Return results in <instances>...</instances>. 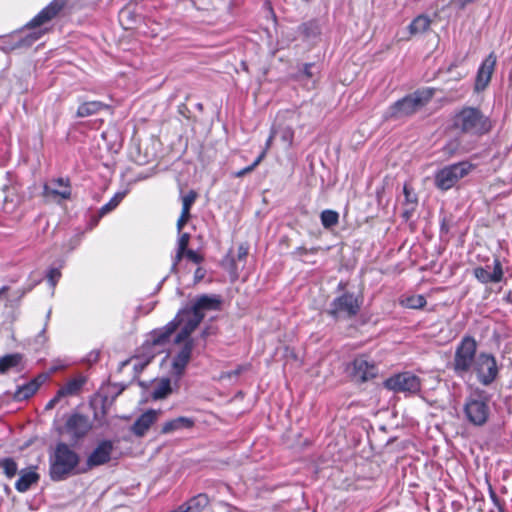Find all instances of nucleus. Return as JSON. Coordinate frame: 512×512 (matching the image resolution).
<instances>
[{"label": "nucleus", "mask_w": 512, "mask_h": 512, "mask_svg": "<svg viewBox=\"0 0 512 512\" xmlns=\"http://www.w3.org/2000/svg\"><path fill=\"white\" fill-rule=\"evenodd\" d=\"M453 127L463 134L481 136L491 130L492 124L479 108L465 106L455 114Z\"/></svg>", "instance_id": "1"}, {"label": "nucleus", "mask_w": 512, "mask_h": 512, "mask_svg": "<svg viewBox=\"0 0 512 512\" xmlns=\"http://www.w3.org/2000/svg\"><path fill=\"white\" fill-rule=\"evenodd\" d=\"M49 475L53 481H63L68 478L78 466L80 456L68 443L56 444L53 454L50 455Z\"/></svg>", "instance_id": "2"}, {"label": "nucleus", "mask_w": 512, "mask_h": 512, "mask_svg": "<svg viewBox=\"0 0 512 512\" xmlns=\"http://www.w3.org/2000/svg\"><path fill=\"white\" fill-rule=\"evenodd\" d=\"M177 323V321H170L165 326L150 332L137 356V359L141 360L139 363L141 368L148 365L162 351V347L169 343L170 337L177 329Z\"/></svg>", "instance_id": "3"}, {"label": "nucleus", "mask_w": 512, "mask_h": 512, "mask_svg": "<svg viewBox=\"0 0 512 512\" xmlns=\"http://www.w3.org/2000/svg\"><path fill=\"white\" fill-rule=\"evenodd\" d=\"M432 97L433 91L430 89L415 91L390 106L387 118L400 119L411 116L424 107Z\"/></svg>", "instance_id": "4"}, {"label": "nucleus", "mask_w": 512, "mask_h": 512, "mask_svg": "<svg viewBox=\"0 0 512 512\" xmlns=\"http://www.w3.org/2000/svg\"><path fill=\"white\" fill-rule=\"evenodd\" d=\"M477 342L471 336H464L457 345L452 367L457 376L463 377L476 361Z\"/></svg>", "instance_id": "5"}, {"label": "nucleus", "mask_w": 512, "mask_h": 512, "mask_svg": "<svg viewBox=\"0 0 512 512\" xmlns=\"http://www.w3.org/2000/svg\"><path fill=\"white\" fill-rule=\"evenodd\" d=\"M92 429V423L88 416L73 413L66 417L65 423L57 428L61 436H66L71 445L78 444Z\"/></svg>", "instance_id": "6"}, {"label": "nucleus", "mask_w": 512, "mask_h": 512, "mask_svg": "<svg viewBox=\"0 0 512 512\" xmlns=\"http://www.w3.org/2000/svg\"><path fill=\"white\" fill-rule=\"evenodd\" d=\"M474 168L468 161L445 166L435 174V185L440 190L452 188L459 180L467 176Z\"/></svg>", "instance_id": "7"}, {"label": "nucleus", "mask_w": 512, "mask_h": 512, "mask_svg": "<svg viewBox=\"0 0 512 512\" xmlns=\"http://www.w3.org/2000/svg\"><path fill=\"white\" fill-rule=\"evenodd\" d=\"M464 414L469 423L474 426H483L489 419V398L482 394L470 396L464 404Z\"/></svg>", "instance_id": "8"}, {"label": "nucleus", "mask_w": 512, "mask_h": 512, "mask_svg": "<svg viewBox=\"0 0 512 512\" xmlns=\"http://www.w3.org/2000/svg\"><path fill=\"white\" fill-rule=\"evenodd\" d=\"M204 318V314L196 312L193 307L184 308L178 312L172 321H177V328L182 325L181 330L174 338L175 344H180L186 340H193L190 336L199 326Z\"/></svg>", "instance_id": "9"}, {"label": "nucleus", "mask_w": 512, "mask_h": 512, "mask_svg": "<svg viewBox=\"0 0 512 512\" xmlns=\"http://www.w3.org/2000/svg\"><path fill=\"white\" fill-rule=\"evenodd\" d=\"M360 306L359 298L353 293L346 292L331 302L327 313L335 319H350L357 315Z\"/></svg>", "instance_id": "10"}, {"label": "nucleus", "mask_w": 512, "mask_h": 512, "mask_svg": "<svg viewBox=\"0 0 512 512\" xmlns=\"http://www.w3.org/2000/svg\"><path fill=\"white\" fill-rule=\"evenodd\" d=\"M384 386L396 393L416 394L421 390V380L410 372H403L386 379Z\"/></svg>", "instance_id": "11"}, {"label": "nucleus", "mask_w": 512, "mask_h": 512, "mask_svg": "<svg viewBox=\"0 0 512 512\" xmlns=\"http://www.w3.org/2000/svg\"><path fill=\"white\" fill-rule=\"evenodd\" d=\"M474 370L483 385H490L497 377V363L491 354L480 353L475 361Z\"/></svg>", "instance_id": "12"}, {"label": "nucleus", "mask_w": 512, "mask_h": 512, "mask_svg": "<svg viewBox=\"0 0 512 512\" xmlns=\"http://www.w3.org/2000/svg\"><path fill=\"white\" fill-rule=\"evenodd\" d=\"M113 452L114 444L111 440L100 441L87 457V468L92 469L107 464L112 459Z\"/></svg>", "instance_id": "13"}, {"label": "nucleus", "mask_w": 512, "mask_h": 512, "mask_svg": "<svg viewBox=\"0 0 512 512\" xmlns=\"http://www.w3.org/2000/svg\"><path fill=\"white\" fill-rule=\"evenodd\" d=\"M43 197L56 199L57 197L67 200L71 198V187L68 178H55L43 186Z\"/></svg>", "instance_id": "14"}, {"label": "nucleus", "mask_w": 512, "mask_h": 512, "mask_svg": "<svg viewBox=\"0 0 512 512\" xmlns=\"http://www.w3.org/2000/svg\"><path fill=\"white\" fill-rule=\"evenodd\" d=\"M183 346L180 351L173 357L172 360V374L177 378H180L191 360L192 351L194 348L193 340L183 341Z\"/></svg>", "instance_id": "15"}, {"label": "nucleus", "mask_w": 512, "mask_h": 512, "mask_svg": "<svg viewBox=\"0 0 512 512\" xmlns=\"http://www.w3.org/2000/svg\"><path fill=\"white\" fill-rule=\"evenodd\" d=\"M64 6V0H53L26 24V28L34 29L49 22L64 8Z\"/></svg>", "instance_id": "16"}, {"label": "nucleus", "mask_w": 512, "mask_h": 512, "mask_svg": "<svg viewBox=\"0 0 512 512\" xmlns=\"http://www.w3.org/2000/svg\"><path fill=\"white\" fill-rule=\"evenodd\" d=\"M352 366V376L356 381L359 382H365L374 378L378 372L375 364L369 362L364 356L355 358Z\"/></svg>", "instance_id": "17"}, {"label": "nucleus", "mask_w": 512, "mask_h": 512, "mask_svg": "<svg viewBox=\"0 0 512 512\" xmlns=\"http://www.w3.org/2000/svg\"><path fill=\"white\" fill-rule=\"evenodd\" d=\"M488 269L489 266L476 267L473 270V274L475 278L483 284L498 283L502 281L504 272L499 259H494L492 272H490Z\"/></svg>", "instance_id": "18"}, {"label": "nucleus", "mask_w": 512, "mask_h": 512, "mask_svg": "<svg viewBox=\"0 0 512 512\" xmlns=\"http://www.w3.org/2000/svg\"><path fill=\"white\" fill-rule=\"evenodd\" d=\"M496 65V56L493 53H490L485 60L482 62L481 66L478 69L476 81H475V90L481 91L484 90L492 77L494 68Z\"/></svg>", "instance_id": "19"}, {"label": "nucleus", "mask_w": 512, "mask_h": 512, "mask_svg": "<svg viewBox=\"0 0 512 512\" xmlns=\"http://www.w3.org/2000/svg\"><path fill=\"white\" fill-rule=\"evenodd\" d=\"M158 416L159 412L153 409L144 412L131 426V432L138 437H143L149 428L157 421Z\"/></svg>", "instance_id": "20"}, {"label": "nucleus", "mask_w": 512, "mask_h": 512, "mask_svg": "<svg viewBox=\"0 0 512 512\" xmlns=\"http://www.w3.org/2000/svg\"><path fill=\"white\" fill-rule=\"evenodd\" d=\"M222 304L221 297L219 295H200L198 296L191 307L196 312L204 314L206 311H217L220 310Z\"/></svg>", "instance_id": "21"}, {"label": "nucleus", "mask_w": 512, "mask_h": 512, "mask_svg": "<svg viewBox=\"0 0 512 512\" xmlns=\"http://www.w3.org/2000/svg\"><path fill=\"white\" fill-rule=\"evenodd\" d=\"M403 194H404V202H403V212L402 217L408 221L414 212L416 211V208L418 206V196L415 193L414 189L409 184H404L403 187Z\"/></svg>", "instance_id": "22"}, {"label": "nucleus", "mask_w": 512, "mask_h": 512, "mask_svg": "<svg viewBox=\"0 0 512 512\" xmlns=\"http://www.w3.org/2000/svg\"><path fill=\"white\" fill-rule=\"evenodd\" d=\"M45 378L46 376H39L38 378H35L30 382L19 386L14 393V399L17 401H23L30 398L36 393L40 385L44 382Z\"/></svg>", "instance_id": "23"}, {"label": "nucleus", "mask_w": 512, "mask_h": 512, "mask_svg": "<svg viewBox=\"0 0 512 512\" xmlns=\"http://www.w3.org/2000/svg\"><path fill=\"white\" fill-rule=\"evenodd\" d=\"M195 424L193 418L180 416L175 419L169 420L162 425L161 433L170 434L175 431L183 429H191Z\"/></svg>", "instance_id": "24"}, {"label": "nucleus", "mask_w": 512, "mask_h": 512, "mask_svg": "<svg viewBox=\"0 0 512 512\" xmlns=\"http://www.w3.org/2000/svg\"><path fill=\"white\" fill-rule=\"evenodd\" d=\"M40 476L34 470H22L20 477L15 483V488L18 492L24 493L28 491L33 484H36Z\"/></svg>", "instance_id": "25"}, {"label": "nucleus", "mask_w": 512, "mask_h": 512, "mask_svg": "<svg viewBox=\"0 0 512 512\" xmlns=\"http://www.w3.org/2000/svg\"><path fill=\"white\" fill-rule=\"evenodd\" d=\"M431 23L432 21L427 15H418L408 26L410 36L425 33L430 28Z\"/></svg>", "instance_id": "26"}, {"label": "nucleus", "mask_w": 512, "mask_h": 512, "mask_svg": "<svg viewBox=\"0 0 512 512\" xmlns=\"http://www.w3.org/2000/svg\"><path fill=\"white\" fill-rule=\"evenodd\" d=\"M105 108L108 106L100 101L84 102L78 107L76 116L80 118L92 116Z\"/></svg>", "instance_id": "27"}, {"label": "nucleus", "mask_w": 512, "mask_h": 512, "mask_svg": "<svg viewBox=\"0 0 512 512\" xmlns=\"http://www.w3.org/2000/svg\"><path fill=\"white\" fill-rule=\"evenodd\" d=\"M46 30L39 29L32 32L27 33L23 37H19L12 45V49L30 47L34 44L38 39H40Z\"/></svg>", "instance_id": "28"}, {"label": "nucleus", "mask_w": 512, "mask_h": 512, "mask_svg": "<svg viewBox=\"0 0 512 512\" xmlns=\"http://www.w3.org/2000/svg\"><path fill=\"white\" fill-rule=\"evenodd\" d=\"M85 383V379L82 377L74 378L69 380L58 390V396H72L76 395Z\"/></svg>", "instance_id": "29"}, {"label": "nucleus", "mask_w": 512, "mask_h": 512, "mask_svg": "<svg viewBox=\"0 0 512 512\" xmlns=\"http://www.w3.org/2000/svg\"><path fill=\"white\" fill-rule=\"evenodd\" d=\"M22 355L19 353L8 354L0 358V374L6 373L9 369L20 364Z\"/></svg>", "instance_id": "30"}, {"label": "nucleus", "mask_w": 512, "mask_h": 512, "mask_svg": "<svg viewBox=\"0 0 512 512\" xmlns=\"http://www.w3.org/2000/svg\"><path fill=\"white\" fill-rule=\"evenodd\" d=\"M171 382L168 378L161 379L160 382L156 385L152 392V398L155 400L164 399L169 394H171Z\"/></svg>", "instance_id": "31"}, {"label": "nucleus", "mask_w": 512, "mask_h": 512, "mask_svg": "<svg viewBox=\"0 0 512 512\" xmlns=\"http://www.w3.org/2000/svg\"><path fill=\"white\" fill-rule=\"evenodd\" d=\"M321 224L326 229H331L339 222V214L334 210H323L320 215Z\"/></svg>", "instance_id": "32"}, {"label": "nucleus", "mask_w": 512, "mask_h": 512, "mask_svg": "<svg viewBox=\"0 0 512 512\" xmlns=\"http://www.w3.org/2000/svg\"><path fill=\"white\" fill-rule=\"evenodd\" d=\"M0 468H2L3 473L9 479L15 477L18 471L17 463L10 457L0 460Z\"/></svg>", "instance_id": "33"}, {"label": "nucleus", "mask_w": 512, "mask_h": 512, "mask_svg": "<svg viewBox=\"0 0 512 512\" xmlns=\"http://www.w3.org/2000/svg\"><path fill=\"white\" fill-rule=\"evenodd\" d=\"M299 29H300L302 35L307 39L316 37L319 34V28H318L317 24L314 22L303 23L299 27Z\"/></svg>", "instance_id": "34"}, {"label": "nucleus", "mask_w": 512, "mask_h": 512, "mask_svg": "<svg viewBox=\"0 0 512 512\" xmlns=\"http://www.w3.org/2000/svg\"><path fill=\"white\" fill-rule=\"evenodd\" d=\"M198 194L194 190H190L186 195L182 196V213L190 214V209L196 201Z\"/></svg>", "instance_id": "35"}, {"label": "nucleus", "mask_w": 512, "mask_h": 512, "mask_svg": "<svg viewBox=\"0 0 512 512\" xmlns=\"http://www.w3.org/2000/svg\"><path fill=\"white\" fill-rule=\"evenodd\" d=\"M124 193H117L115 194V196L107 203L105 204L104 206L101 207L100 209V213L102 215L112 211L113 209H115L118 204L122 201V199L124 198Z\"/></svg>", "instance_id": "36"}, {"label": "nucleus", "mask_w": 512, "mask_h": 512, "mask_svg": "<svg viewBox=\"0 0 512 512\" xmlns=\"http://www.w3.org/2000/svg\"><path fill=\"white\" fill-rule=\"evenodd\" d=\"M427 301L424 296L416 295L406 299V306L412 309H420L426 305Z\"/></svg>", "instance_id": "37"}, {"label": "nucleus", "mask_w": 512, "mask_h": 512, "mask_svg": "<svg viewBox=\"0 0 512 512\" xmlns=\"http://www.w3.org/2000/svg\"><path fill=\"white\" fill-rule=\"evenodd\" d=\"M265 153H266V152H265V151H263V152H262V153H261V154H260L256 159H255V161H254L251 165H249V166H247V167H245V168H243V169H241V170L237 171V172L235 173V176H236V177H243L244 175H246V174H248V173L252 172V171H253V170H254V169H255V168L260 164V162L263 160V158L265 157Z\"/></svg>", "instance_id": "38"}, {"label": "nucleus", "mask_w": 512, "mask_h": 512, "mask_svg": "<svg viewBox=\"0 0 512 512\" xmlns=\"http://www.w3.org/2000/svg\"><path fill=\"white\" fill-rule=\"evenodd\" d=\"M315 67L313 63H306L303 66V69L297 74L296 78L298 80L312 79L314 76V72L312 69Z\"/></svg>", "instance_id": "39"}, {"label": "nucleus", "mask_w": 512, "mask_h": 512, "mask_svg": "<svg viewBox=\"0 0 512 512\" xmlns=\"http://www.w3.org/2000/svg\"><path fill=\"white\" fill-rule=\"evenodd\" d=\"M294 138V131L292 128L287 127L281 131V139L286 142L289 146L292 145Z\"/></svg>", "instance_id": "40"}, {"label": "nucleus", "mask_w": 512, "mask_h": 512, "mask_svg": "<svg viewBox=\"0 0 512 512\" xmlns=\"http://www.w3.org/2000/svg\"><path fill=\"white\" fill-rule=\"evenodd\" d=\"M47 277H48V281L50 282L51 286L54 287L61 277V272L57 268H52L49 270Z\"/></svg>", "instance_id": "41"}, {"label": "nucleus", "mask_w": 512, "mask_h": 512, "mask_svg": "<svg viewBox=\"0 0 512 512\" xmlns=\"http://www.w3.org/2000/svg\"><path fill=\"white\" fill-rule=\"evenodd\" d=\"M295 115H296V112L293 110L280 111L276 116V120L279 122L284 121V120H292Z\"/></svg>", "instance_id": "42"}, {"label": "nucleus", "mask_w": 512, "mask_h": 512, "mask_svg": "<svg viewBox=\"0 0 512 512\" xmlns=\"http://www.w3.org/2000/svg\"><path fill=\"white\" fill-rule=\"evenodd\" d=\"M189 240H190V234H188V233L181 234L178 239V249L187 251Z\"/></svg>", "instance_id": "43"}, {"label": "nucleus", "mask_w": 512, "mask_h": 512, "mask_svg": "<svg viewBox=\"0 0 512 512\" xmlns=\"http://www.w3.org/2000/svg\"><path fill=\"white\" fill-rule=\"evenodd\" d=\"M185 256L192 262L198 264V263H201L203 261V257L198 254L196 251L194 250H191V249H188L186 252H185Z\"/></svg>", "instance_id": "44"}, {"label": "nucleus", "mask_w": 512, "mask_h": 512, "mask_svg": "<svg viewBox=\"0 0 512 512\" xmlns=\"http://www.w3.org/2000/svg\"><path fill=\"white\" fill-rule=\"evenodd\" d=\"M190 217H191V214H187V213H182L181 212L180 217L178 218L177 224H176L178 232L182 231L184 226L189 221Z\"/></svg>", "instance_id": "45"}, {"label": "nucleus", "mask_w": 512, "mask_h": 512, "mask_svg": "<svg viewBox=\"0 0 512 512\" xmlns=\"http://www.w3.org/2000/svg\"><path fill=\"white\" fill-rule=\"evenodd\" d=\"M248 255V246L245 243H242L238 247L237 251V260L242 261L245 260Z\"/></svg>", "instance_id": "46"}, {"label": "nucleus", "mask_w": 512, "mask_h": 512, "mask_svg": "<svg viewBox=\"0 0 512 512\" xmlns=\"http://www.w3.org/2000/svg\"><path fill=\"white\" fill-rule=\"evenodd\" d=\"M185 252L186 251H184V250L177 249V252H176V255L174 257L173 264H172V268H171L173 271L176 270L177 265L182 260V258L185 256Z\"/></svg>", "instance_id": "47"}, {"label": "nucleus", "mask_w": 512, "mask_h": 512, "mask_svg": "<svg viewBox=\"0 0 512 512\" xmlns=\"http://www.w3.org/2000/svg\"><path fill=\"white\" fill-rule=\"evenodd\" d=\"M179 113L181 115H183L185 118L189 119L190 118V111L188 109V107L185 105V104H181L179 106Z\"/></svg>", "instance_id": "48"}, {"label": "nucleus", "mask_w": 512, "mask_h": 512, "mask_svg": "<svg viewBox=\"0 0 512 512\" xmlns=\"http://www.w3.org/2000/svg\"><path fill=\"white\" fill-rule=\"evenodd\" d=\"M98 358H99V352L92 351L89 353L87 361L90 363H93V362H96L98 360Z\"/></svg>", "instance_id": "49"}, {"label": "nucleus", "mask_w": 512, "mask_h": 512, "mask_svg": "<svg viewBox=\"0 0 512 512\" xmlns=\"http://www.w3.org/2000/svg\"><path fill=\"white\" fill-rule=\"evenodd\" d=\"M62 396H58V393L55 395L54 398H52L46 405V409H52L55 404L59 401V399L61 398Z\"/></svg>", "instance_id": "50"}, {"label": "nucleus", "mask_w": 512, "mask_h": 512, "mask_svg": "<svg viewBox=\"0 0 512 512\" xmlns=\"http://www.w3.org/2000/svg\"><path fill=\"white\" fill-rule=\"evenodd\" d=\"M277 134V129L276 128H272L271 130V133H270V136L269 138L267 139V142H266V148H268L273 140V138L275 137V135Z\"/></svg>", "instance_id": "51"}, {"label": "nucleus", "mask_w": 512, "mask_h": 512, "mask_svg": "<svg viewBox=\"0 0 512 512\" xmlns=\"http://www.w3.org/2000/svg\"><path fill=\"white\" fill-rule=\"evenodd\" d=\"M445 149L449 152V153H454L456 151V144L453 143V142H450L449 144H447V146L445 147Z\"/></svg>", "instance_id": "52"}, {"label": "nucleus", "mask_w": 512, "mask_h": 512, "mask_svg": "<svg viewBox=\"0 0 512 512\" xmlns=\"http://www.w3.org/2000/svg\"><path fill=\"white\" fill-rule=\"evenodd\" d=\"M210 334H211L210 329H209V328H205V329L201 332V337H202V338H207Z\"/></svg>", "instance_id": "53"}, {"label": "nucleus", "mask_w": 512, "mask_h": 512, "mask_svg": "<svg viewBox=\"0 0 512 512\" xmlns=\"http://www.w3.org/2000/svg\"><path fill=\"white\" fill-rule=\"evenodd\" d=\"M230 266H231V269L232 270H237V263H236V260L234 258H230Z\"/></svg>", "instance_id": "54"}, {"label": "nucleus", "mask_w": 512, "mask_h": 512, "mask_svg": "<svg viewBox=\"0 0 512 512\" xmlns=\"http://www.w3.org/2000/svg\"><path fill=\"white\" fill-rule=\"evenodd\" d=\"M243 370V367H238L235 371L231 372L230 375H239Z\"/></svg>", "instance_id": "55"}, {"label": "nucleus", "mask_w": 512, "mask_h": 512, "mask_svg": "<svg viewBox=\"0 0 512 512\" xmlns=\"http://www.w3.org/2000/svg\"><path fill=\"white\" fill-rule=\"evenodd\" d=\"M8 289H9V288H8L7 286H3L2 288H0V297H1L5 292H7V291H8Z\"/></svg>", "instance_id": "56"}, {"label": "nucleus", "mask_w": 512, "mask_h": 512, "mask_svg": "<svg viewBox=\"0 0 512 512\" xmlns=\"http://www.w3.org/2000/svg\"><path fill=\"white\" fill-rule=\"evenodd\" d=\"M511 297H512L511 292H509V293L507 294V296L505 297V300H506L507 302H509V303H512V299H511Z\"/></svg>", "instance_id": "57"}, {"label": "nucleus", "mask_w": 512, "mask_h": 512, "mask_svg": "<svg viewBox=\"0 0 512 512\" xmlns=\"http://www.w3.org/2000/svg\"><path fill=\"white\" fill-rule=\"evenodd\" d=\"M197 108H199L200 110H202V108H203L202 104H200V103H199V104H197Z\"/></svg>", "instance_id": "58"}]
</instances>
